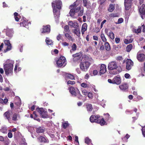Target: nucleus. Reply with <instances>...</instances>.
Returning <instances> with one entry per match:
<instances>
[{"label":"nucleus","mask_w":145,"mask_h":145,"mask_svg":"<svg viewBox=\"0 0 145 145\" xmlns=\"http://www.w3.org/2000/svg\"><path fill=\"white\" fill-rule=\"evenodd\" d=\"M1 131L2 133H7V129L6 128L3 127L1 129Z\"/></svg>","instance_id":"8fccbe9b"},{"label":"nucleus","mask_w":145,"mask_h":145,"mask_svg":"<svg viewBox=\"0 0 145 145\" xmlns=\"http://www.w3.org/2000/svg\"><path fill=\"white\" fill-rule=\"evenodd\" d=\"M72 49L71 50H70V52L71 53L72 51H75L77 48V46L76 44H75L74 43L73 44V45L71 46Z\"/></svg>","instance_id":"4c0bfd02"},{"label":"nucleus","mask_w":145,"mask_h":145,"mask_svg":"<svg viewBox=\"0 0 145 145\" xmlns=\"http://www.w3.org/2000/svg\"><path fill=\"white\" fill-rule=\"evenodd\" d=\"M15 103L17 106H20L21 105L20 99L18 97H16L14 99Z\"/></svg>","instance_id":"a878e982"},{"label":"nucleus","mask_w":145,"mask_h":145,"mask_svg":"<svg viewBox=\"0 0 145 145\" xmlns=\"http://www.w3.org/2000/svg\"><path fill=\"white\" fill-rule=\"evenodd\" d=\"M142 132L143 136L145 137V126L142 127Z\"/></svg>","instance_id":"4d7b16f0"},{"label":"nucleus","mask_w":145,"mask_h":145,"mask_svg":"<svg viewBox=\"0 0 145 145\" xmlns=\"http://www.w3.org/2000/svg\"><path fill=\"white\" fill-rule=\"evenodd\" d=\"M14 62L10 59L7 60L3 64V68L5 74L8 76H12Z\"/></svg>","instance_id":"7ed1b4c3"},{"label":"nucleus","mask_w":145,"mask_h":145,"mask_svg":"<svg viewBox=\"0 0 145 145\" xmlns=\"http://www.w3.org/2000/svg\"><path fill=\"white\" fill-rule=\"evenodd\" d=\"M20 62V61H19V60L16 61V63L14 69V71L15 72H17V68L18 67H19V63Z\"/></svg>","instance_id":"a19ab883"},{"label":"nucleus","mask_w":145,"mask_h":145,"mask_svg":"<svg viewBox=\"0 0 145 145\" xmlns=\"http://www.w3.org/2000/svg\"><path fill=\"white\" fill-rule=\"evenodd\" d=\"M44 128L42 127H39L36 129V131L37 133H42L44 132Z\"/></svg>","instance_id":"b1692460"},{"label":"nucleus","mask_w":145,"mask_h":145,"mask_svg":"<svg viewBox=\"0 0 145 145\" xmlns=\"http://www.w3.org/2000/svg\"><path fill=\"white\" fill-rule=\"evenodd\" d=\"M89 57L85 55L84 57V59L86 60L85 61H87L88 62L89 59Z\"/></svg>","instance_id":"69168bd1"},{"label":"nucleus","mask_w":145,"mask_h":145,"mask_svg":"<svg viewBox=\"0 0 145 145\" xmlns=\"http://www.w3.org/2000/svg\"><path fill=\"white\" fill-rule=\"evenodd\" d=\"M38 141L40 142H43L45 143H48L49 140L48 139L43 136H40L38 138Z\"/></svg>","instance_id":"dca6fc26"},{"label":"nucleus","mask_w":145,"mask_h":145,"mask_svg":"<svg viewBox=\"0 0 145 145\" xmlns=\"http://www.w3.org/2000/svg\"><path fill=\"white\" fill-rule=\"evenodd\" d=\"M14 18L15 20L17 22L19 21V18H20V15H18V14L17 12H15L14 13Z\"/></svg>","instance_id":"f704fd0d"},{"label":"nucleus","mask_w":145,"mask_h":145,"mask_svg":"<svg viewBox=\"0 0 145 145\" xmlns=\"http://www.w3.org/2000/svg\"><path fill=\"white\" fill-rule=\"evenodd\" d=\"M87 110L88 112H90L91 110V105L88 103L86 104Z\"/></svg>","instance_id":"de8ad7c7"},{"label":"nucleus","mask_w":145,"mask_h":145,"mask_svg":"<svg viewBox=\"0 0 145 145\" xmlns=\"http://www.w3.org/2000/svg\"><path fill=\"white\" fill-rule=\"evenodd\" d=\"M62 45L64 46H67L69 45L68 43L66 42H63L62 43Z\"/></svg>","instance_id":"680f3d73"},{"label":"nucleus","mask_w":145,"mask_h":145,"mask_svg":"<svg viewBox=\"0 0 145 145\" xmlns=\"http://www.w3.org/2000/svg\"><path fill=\"white\" fill-rule=\"evenodd\" d=\"M100 49L101 50H104L105 48L103 44H101V46L100 47Z\"/></svg>","instance_id":"774afa93"},{"label":"nucleus","mask_w":145,"mask_h":145,"mask_svg":"<svg viewBox=\"0 0 145 145\" xmlns=\"http://www.w3.org/2000/svg\"><path fill=\"white\" fill-rule=\"evenodd\" d=\"M50 31V26L49 25H47L45 26H43V28L41 30V33L47 34L49 33Z\"/></svg>","instance_id":"9b49d317"},{"label":"nucleus","mask_w":145,"mask_h":145,"mask_svg":"<svg viewBox=\"0 0 145 145\" xmlns=\"http://www.w3.org/2000/svg\"><path fill=\"white\" fill-rule=\"evenodd\" d=\"M104 115L105 116V120H108L110 118V116L109 114L107 113L106 114H104Z\"/></svg>","instance_id":"603ef678"},{"label":"nucleus","mask_w":145,"mask_h":145,"mask_svg":"<svg viewBox=\"0 0 145 145\" xmlns=\"http://www.w3.org/2000/svg\"><path fill=\"white\" fill-rule=\"evenodd\" d=\"M63 39V35L60 34H58L57 37V39L58 40H62Z\"/></svg>","instance_id":"09e8293b"},{"label":"nucleus","mask_w":145,"mask_h":145,"mask_svg":"<svg viewBox=\"0 0 145 145\" xmlns=\"http://www.w3.org/2000/svg\"><path fill=\"white\" fill-rule=\"evenodd\" d=\"M73 32L78 37H80V31L78 27L72 30Z\"/></svg>","instance_id":"4be33fe9"},{"label":"nucleus","mask_w":145,"mask_h":145,"mask_svg":"<svg viewBox=\"0 0 145 145\" xmlns=\"http://www.w3.org/2000/svg\"><path fill=\"white\" fill-rule=\"evenodd\" d=\"M4 116L9 121L10 118V114L9 112H6L4 114Z\"/></svg>","instance_id":"e433bc0d"},{"label":"nucleus","mask_w":145,"mask_h":145,"mask_svg":"<svg viewBox=\"0 0 145 145\" xmlns=\"http://www.w3.org/2000/svg\"><path fill=\"white\" fill-rule=\"evenodd\" d=\"M75 84V82L74 81H72L71 80H69L67 82L68 84Z\"/></svg>","instance_id":"bf43d9fd"},{"label":"nucleus","mask_w":145,"mask_h":145,"mask_svg":"<svg viewBox=\"0 0 145 145\" xmlns=\"http://www.w3.org/2000/svg\"><path fill=\"white\" fill-rule=\"evenodd\" d=\"M118 67V64L115 61L110 62L108 65V68L109 69L113 70L116 69Z\"/></svg>","instance_id":"6e6552de"},{"label":"nucleus","mask_w":145,"mask_h":145,"mask_svg":"<svg viewBox=\"0 0 145 145\" xmlns=\"http://www.w3.org/2000/svg\"><path fill=\"white\" fill-rule=\"evenodd\" d=\"M89 4V1H88V0H83V5L84 7H86L87 8H89L90 7Z\"/></svg>","instance_id":"cd10ccee"},{"label":"nucleus","mask_w":145,"mask_h":145,"mask_svg":"<svg viewBox=\"0 0 145 145\" xmlns=\"http://www.w3.org/2000/svg\"><path fill=\"white\" fill-rule=\"evenodd\" d=\"M37 117V115L36 116H34L33 118L35 120H36L39 122L40 121V119L39 118H38Z\"/></svg>","instance_id":"e2e57ef3"},{"label":"nucleus","mask_w":145,"mask_h":145,"mask_svg":"<svg viewBox=\"0 0 145 145\" xmlns=\"http://www.w3.org/2000/svg\"><path fill=\"white\" fill-rule=\"evenodd\" d=\"M82 56L81 53H78L72 55L73 57V60L74 61H77L80 59Z\"/></svg>","instance_id":"2eb2a0df"},{"label":"nucleus","mask_w":145,"mask_h":145,"mask_svg":"<svg viewBox=\"0 0 145 145\" xmlns=\"http://www.w3.org/2000/svg\"><path fill=\"white\" fill-rule=\"evenodd\" d=\"M137 58L139 61L142 62L145 60V55L144 54L141 53L139 51L137 53Z\"/></svg>","instance_id":"1a4fd4ad"},{"label":"nucleus","mask_w":145,"mask_h":145,"mask_svg":"<svg viewBox=\"0 0 145 145\" xmlns=\"http://www.w3.org/2000/svg\"><path fill=\"white\" fill-rule=\"evenodd\" d=\"M131 2H129L125 1H124V5L125 10H129L131 6Z\"/></svg>","instance_id":"412c9836"},{"label":"nucleus","mask_w":145,"mask_h":145,"mask_svg":"<svg viewBox=\"0 0 145 145\" xmlns=\"http://www.w3.org/2000/svg\"><path fill=\"white\" fill-rule=\"evenodd\" d=\"M106 20H104L102 22H101V28H102L103 27V24L106 22Z\"/></svg>","instance_id":"052dcab7"},{"label":"nucleus","mask_w":145,"mask_h":145,"mask_svg":"<svg viewBox=\"0 0 145 145\" xmlns=\"http://www.w3.org/2000/svg\"><path fill=\"white\" fill-rule=\"evenodd\" d=\"M85 143L88 145L89 144L90 141V139L88 137H86L85 139Z\"/></svg>","instance_id":"3c124183"},{"label":"nucleus","mask_w":145,"mask_h":145,"mask_svg":"<svg viewBox=\"0 0 145 145\" xmlns=\"http://www.w3.org/2000/svg\"><path fill=\"white\" fill-rule=\"evenodd\" d=\"M133 46L131 44H130L127 46L126 47V50L127 52H129L131 50Z\"/></svg>","instance_id":"37998d69"},{"label":"nucleus","mask_w":145,"mask_h":145,"mask_svg":"<svg viewBox=\"0 0 145 145\" xmlns=\"http://www.w3.org/2000/svg\"><path fill=\"white\" fill-rule=\"evenodd\" d=\"M62 5V2L60 0H56L52 3L54 17L57 23L59 21V18L60 14V10L61 8Z\"/></svg>","instance_id":"f03ea898"},{"label":"nucleus","mask_w":145,"mask_h":145,"mask_svg":"<svg viewBox=\"0 0 145 145\" xmlns=\"http://www.w3.org/2000/svg\"><path fill=\"white\" fill-rule=\"evenodd\" d=\"M96 123H99L101 126H103L105 124L106 122L105 121L104 118H102L101 119H99L98 121H97Z\"/></svg>","instance_id":"c756f323"},{"label":"nucleus","mask_w":145,"mask_h":145,"mask_svg":"<svg viewBox=\"0 0 145 145\" xmlns=\"http://www.w3.org/2000/svg\"><path fill=\"white\" fill-rule=\"evenodd\" d=\"M100 116L99 115L97 116L92 115L91 116V122H95L97 123L99 119V118Z\"/></svg>","instance_id":"a211bd4d"},{"label":"nucleus","mask_w":145,"mask_h":145,"mask_svg":"<svg viewBox=\"0 0 145 145\" xmlns=\"http://www.w3.org/2000/svg\"><path fill=\"white\" fill-rule=\"evenodd\" d=\"M6 48V49L4 50V52H7L10 50L12 49L11 44L10 43L9 40H5L4 42Z\"/></svg>","instance_id":"9d476101"},{"label":"nucleus","mask_w":145,"mask_h":145,"mask_svg":"<svg viewBox=\"0 0 145 145\" xmlns=\"http://www.w3.org/2000/svg\"><path fill=\"white\" fill-rule=\"evenodd\" d=\"M113 82L114 84L119 85L121 83V80L119 76H117L115 77L113 79Z\"/></svg>","instance_id":"ddd939ff"},{"label":"nucleus","mask_w":145,"mask_h":145,"mask_svg":"<svg viewBox=\"0 0 145 145\" xmlns=\"http://www.w3.org/2000/svg\"><path fill=\"white\" fill-rule=\"evenodd\" d=\"M65 37L70 41H73L74 39L71 37L70 35L68 33H66L65 34Z\"/></svg>","instance_id":"2f4dec72"},{"label":"nucleus","mask_w":145,"mask_h":145,"mask_svg":"<svg viewBox=\"0 0 145 145\" xmlns=\"http://www.w3.org/2000/svg\"><path fill=\"white\" fill-rule=\"evenodd\" d=\"M6 34L7 36L9 37H11L13 34V31L12 29L7 28L5 29Z\"/></svg>","instance_id":"f3484780"},{"label":"nucleus","mask_w":145,"mask_h":145,"mask_svg":"<svg viewBox=\"0 0 145 145\" xmlns=\"http://www.w3.org/2000/svg\"><path fill=\"white\" fill-rule=\"evenodd\" d=\"M123 21V19L122 18H121L118 19L117 24H119L122 23Z\"/></svg>","instance_id":"13d9d810"},{"label":"nucleus","mask_w":145,"mask_h":145,"mask_svg":"<svg viewBox=\"0 0 145 145\" xmlns=\"http://www.w3.org/2000/svg\"><path fill=\"white\" fill-rule=\"evenodd\" d=\"M81 2V1H76L74 3L73 5L70 7L72 8L70 10L69 14L72 17L76 18L78 16L83 15V8L80 7Z\"/></svg>","instance_id":"f257e3e1"},{"label":"nucleus","mask_w":145,"mask_h":145,"mask_svg":"<svg viewBox=\"0 0 145 145\" xmlns=\"http://www.w3.org/2000/svg\"><path fill=\"white\" fill-rule=\"evenodd\" d=\"M114 6L113 5H110L108 10L110 12H112L114 10Z\"/></svg>","instance_id":"a18cd8bd"},{"label":"nucleus","mask_w":145,"mask_h":145,"mask_svg":"<svg viewBox=\"0 0 145 145\" xmlns=\"http://www.w3.org/2000/svg\"><path fill=\"white\" fill-rule=\"evenodd\" d=\"M78 82L80 84V86L81 87L84 88H87L88 87V85L85 83H81V82H79L78 81Z\"/></svg>","instance_id":"58836bf2"},{"label":"nucleus","mask_w":145,"mask_h":145,"mask_svg":"<svg viewBox=\"0 0 145 145\" xmlns=\"http://www.w3.org/2000/svg\"><path fill=\"white\" fill-rule=\"evenodd\" d=\"M101 37L103 41L104 42H106V39L105 37V35L103 33H101Z\"/></svg>","instance_id":"79ce46f5"},{"label":"nucleus","mask_w":145,"mask_h":145,"mask_svg":"<svg viewBox=\"0 0 145 145\" xmlns=\"http://www.w3.org/2000/svg\"><path fill=\"white\" fill-rule=\"evenodd\" d=\"M129 135L128 134H127L123 138H122V139L123 140H126L129 138Z\"/></svg>","instance_id":"5fc2aeb1"},{"label":"nucleus","mask_w":145,"mask_h":145,"mask_svg":"<svg viewBox=\"0 0 145 145\" xmlns=\"http://www.w3.org/2000/svg\"><path fill=\"white\" fill-rule=\"evenodd\" d=\"M20 22V26L24 27L27 28L28 27L29 25L31 24L29 21L28 22L25 18L24 17L22 18Z\"/></svg>","instance_id":"0eeeda50"},{"label":"nucleus","mask_w":145,"mask_h":145,"mask_svg":"<svg viewBox=\"0 0 145 145\" xmlns=\"http://www.w3.org/2000/svg\"><path fill=\"white\" fill-rule=\"evenodd\" d=\"M133 40V39H125L124 40V42L125 44H127L131 42H132Z\"/></svg>","instance_id":"c03bdc74"},{"label":"nucleus","mask_w":145,"mask_h":145,"mask_svg":"<svg viewBox=\"0 0 145 145\" xmlns=\"http://www.w3.org/2000/svg\"><path fill=\"white\" fill-rule=\"evenodd\" d=\"M28 131L29 132H30L31 133L33 132V130L34 129L33 128L31 127H29L28 128Z\"/></svg>","instance_id":"6e6d98bb"},{"label":"nucleus","mask_w":145,"mask_h":145,"mask_svg":"<svg viewBox=\"0 0 145 145\" xmlns=\"http://www.w3.org/2000/svg\"><path fill=\"white\" fill-rule=\"evenodd\" d=\"M69 124L67 121H66L62 123V126L64 129L66 128L69 126Z\"/></svg>","instance_id":"c9c22d12"},{"label":"nucleus","mask_w":145,"mask_h":145,"mask_svg":"<svg viewBox=\"0 0 145 145\" xmlns=\"http://www.w3.org/2000/svg\"><path fill=\"white\" fill-rule=\"evenodd\" d=\"M19 118V115L18 114L14 113L12 116V120L14 121H16Z\"/></svg>","instance_id":"7c9ffc66"},{"label":"nucleus","mask_w":145,"mask_h":145,"mask_svg":"<svg viewBox=\"0 0 145 145\" xmlns=\"http://www.w3.org/2000/svg\"><path fill=\"white\" fill-rule=\"evenodd\" d=\"M105 46L106 50L107 51H109L110 50V47L109 43L107 42H105Z\"/></svg>","instance_id":"72a5a7b5"},{"label":"nucleus","mask_w":145,"mask_h":145,"mask_svg":"<svg viewBox=\"0 0 145 145\" xmlns=\"http://www.w3.org/2000/svg\"><path fill=\"white\" fill-rule=\"evenodd\" d=\"M36 110L42 118H46L48 117L47 112L46 110L41 108H37Z\"/></svg>","instance_id":"39448f33"},{"label":"nucleus","mask_w":145,"mask_h":145,"mask_svg":"<svg viewBox=\"0 0 145 145\" xmlns=\"http://www.w3.org/2000/svg\"><path fill=\"white\" fill-rule=\"evenodd\" d=\"M139 12L140 14H145V5L142 4L139 9Z\"/></svg>","instance_id":"aec40b11"},{"label":"nucleus","mask_w":145,"mask_h":145,"mask_svg":"<svg viewBox=\"0 0 145 145\" xmlns=\"http://www.w3.org/2000/svg\"><path fill=\"white\" fill-rule=\"evenodd\" d=\"M76 89L78 90L77 88H76L75 89L72 87H70L69 91L72 96H76Z\"/></svg>","instance_id":"5701e85b"},{"label":"nucleus","mask_w":145,"mask_h":145,"mask_svg":"<svg viewBox=\"0 0 145 145\" xmlns=\"http://www.w3.org/2000/svg\"><path fill=\"white\" fill-rule=\"evenodd\" d=\"M67 76L68 78H69L70 79H71L73 80V79H74V76L73 75H72L71 74H68L67 75Z\"/></svg>","instance_id":"864d4df0"},{"label":"nucleus","mask_w":145,"mask_h":145,"mask_svg":"<svg viewBox=\"0 0 145 145\" xmlns=\"http://www.w3.org/2000/svg\"><path fill=\"white\" fill-rule=\"evenodd\" d=\"M46 42L47 44L48 45H51L53 44V42L52 40L48 38H46Z\"/></svg>","instance_id":"473e14b6"},{"label":"nucleus","mask_w":145,"mask_h":145,"mask_svg":"<svg viewBox=\"0 0 145 145\" xmlns=\"http://www.w3.org/2000/svg\"><path fill=\"white\" fill-rule=\"evenodd\" d=\"M82 93L85 96L88 95V97L90 98H91V94L90 92L88 93L87 91L85 89H82Z\"/></svg>","instance_id":"c85d7f7f"},{"label":"nucleus","mask_w":145,"mask_h":145,"mask_svg":"<svg viewBox=\"0 0 145 145\" xmlns=\"http://www.w3.org/2000/svg\"><path fill=\"white\" fill-rule=\"evenodd\" d=\"M142 27V31L144 32H145V26L144 24H143L142 25L140 26Z\"/></svg>","instance_id":"338daca9"},{"label":"nucleus","mask_w":145,"mask_h":145,"mask_svg":"<svg viewBox=\"0 0 145 145\" xmlns=\"http://www.w3.org/2000/svg\"><path fill=\"white\" fill-rule=\"evenodd\" d=\"M142 27L140 26L138 27V28L135 29V32L136 33H140L141 31V29Z\"/></svg>","instance_id":"49530a36"},{"label":"nucleus","mask_w":145,"mask_h":145,"mask_svg":"<svg viewBox=\"0 0 145 145\" xmlns=\"http://www.w3.org/2000/svg\"><path fill=\"white\" fill-rule=\"evenodd\" d=\"M106 71V66L105 65L102 64L101 65L99 73L100 75L104 74Z\"/></svg>","instance_id":"4468645a"},{"label":"nucleus","mask_w":145,"mask_h":145,"mask_svg":"<svg viewBox=\"0 0 145 145\" xmlns=\"http://www.w3.org/2000/svg\"><path fill=\"white\" fill-rule=\"evenodd\" d=\"M68 24L71 27H73L74 28L78 27V24L76 22H73L72 21H70L68 22Z\"/></svg>","instance_id":"6ab92c4d"},{"label":"nucleus","mask_w":145,"mask_h":145,"mask_svg":"<svg viewBox=\"0 0 145 145\" xmlns=\"http://www.w3.org/2000/svg\"><path fill=\"white\" fill-rule=\"evenodd\" d=\"M120 89L123 91H125L128 88V86L126 83L122 84L119 86Z\"/></svg>","instance_id":"393cba45"},{"label":"nucleus","mask_w":145,"mask_h":145,"mask_svg":"<svg viewBox=\"0 0 145 145\" xmlns=\"http://www.w3.org/2000/svg\"><path fill=\"white\" fill-rule=\"evenodd\" d=\"M56 64L58 67H64L67 64L65 57L63 56L60 57L57 61Z\"/></svg>","instance_id":"20e7f679"},{"label":"nucleus","mask_w":145,"mask_h":145,"mask_svg":"<svg viewBox=\"0 0 145 145\" xmlns=\"http://www.w3.org/2000/svg\"><path fill=\"white\" fill-rule=\"evenodd\" d=\"M126 69L128 70H130L133 66V62L131 60L128 59L126 61Z\"/></svg>","instance_id":"f8f14e48"},{"label":"nucleus","mask_w":145,"mask_h":145,"mask_svg":"<svg viewBox=\"0 0 145 145\" xmlns=\"http://www.w3.org/2000/svg\"><path fill=\"white\" fill-rule=\"evenodd\" d=\"M107 35L112 39H114V35L113 33L110 31L109 34H107Z\"/></svg>","instance_id":"ea45409f"},{"label":"nucleus","mask_w":145,"mask_h":145,"mask_svg":"<svg viewBox=\"0 0 145 145\" xmlns=\"http://www.w3.org/2000/svg\"><path fill=\"white\" fill-rule=\"evenodd\" d=\"M87 25L86 23H84L82 25L81 29L82 33L83 35L84 33V32L86 31L87 29Z\"/></svg>","instance_id":"bb28decb"},{"label":"nucleus","mask_w":145,"mask_h":145,"mask_svg":"<svg viewBox=\"0 0 145 145\" xmlns=\"http://www.w3.org/2000/svg\"><path fill=\"white\" fill-rule=\"evenodd\" d=\"M115 41L116 42V43H117V44L119 43L120 41V39L119 38H116L115 39Z\"/></svg>","instance_id":"0e129e2a"},{"label":"nucleus","mask_w":145,"mask_h":145,"mask_svg":"<svg viewBox=\"0 0 145 145\" xmlns=\"http://www.w3.org/2000/svg\"><path fill=\"white\" fill-rule=\"evenodd\" d=\"M90 65L89 63L87 61L82 62L80 65L81 69L83 71H86L88 69Z\"/></svg>","instance_id":"423d86ee"}]
</instances>
